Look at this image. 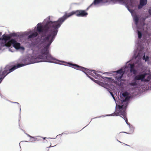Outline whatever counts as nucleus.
<instances>
[{"instance_id":"nucleus-36","label":"nucleus","mask_w":151,"mask_h":151,"mask_svg":"<svg viewBox=\"0 0 151 151\" xmlns=\"http://www.w3.org/2000/svg\"><path fill=\"white\" fill-rule=\"evenodd\" d=\"M130 2L132 3V0H130Z\"/></svg>"},{"instance_id":"nucleus-7","label":"nucleus","mask_w":151,"mask_h":151,"mask_svg":"<svg viewBox=\"0 0 151 151\" xmlns=\"http://www.w3.org/2000/svg\"><path fill=\"white\" fill-rule=\"evenodd\" d=\"M115 72L116 73V76L115 77L116 79L118 81H120L124 73V72L123 71V69L121 68Z\"/></svg>"},{"instance_id":"nucleus-15","label":"nucleus","mask_w":151,"mask_h":151,"mask_svg":"<svg viewBox=\"0 0 151 151\" xmlns=\"http://www.w3.org/2000/svg\"><path fill=\"white\" fill-rule=\"evenodd\" d=\"M137 34L138 35V38L139 39H141V38L142 37V34L140 31H139L138 30H137Z\"/></svg>"},{"instance_id":"nucleus-16","label":"nucleus","mask_w":151,"mask_h":151,"mask_svg":"<svg viewBox=\"0 0 151 151\" xmlns=\"http://www.w3.org/2000/svg\"><path fill=\"white\" fill-rule=\"evenodd\" d=\"M45 138H43V137L39 136L37 137L35 139V140L37 141H41L43 139H45Z\"/></svg>"},{"instance_id":"nucleus-18","label":"nucleus","mask_w":151,"mask_h":151,"mask_svg":"<svg viewBox=\"0 0 151 151\" xmlns=\"http://www.w3.org/2000/svg\"><path fill=\"white\" fill-rule=\"evenodd\" d=\"M151 77L150 76H148L146 78H144V81L145 82H148L151 79Z\"/></svg>"},{"instance_id":"nucleus-3","label":"nucleus","mask_w":151,"mask_h":151,"mask_svg":"<svg viewBox=\"0 0 151 151\" xmlns=\"http://www.w3.org/2000/svg\"><path fill=\"white\" fill-rule=\"evenodd\" d=\"M26 64H18L17 65L12 67L9 65H6L3 72L0 70V83L4 78L9 73L12 72L16 69L27 65Z\"/></svg>"},{"instance_id":"nucleus-22","label":"nucleus","mask_w":151,"mask_h":151,"mask_svg":"<svg viewBox=\"0 0 151 151\" xmlns=\"http://www.w3.org/2000/svg\"><path fill=\"white\" fill-rule=\"evenodd\" d=\"M122 96L124 97H125L128 96V93L127 92H126L122 93Z\"/></svg>"},{"instance_id":"nucleus-23","label":"nucleus","mask_w":151,"mask_h":151,"mask_svg":"<svg viewBox=\"0 0 151 151\" xmlns=\"http://www.w3.org/2000/svg\"><path fill=\"white\" fill-rule=\"evenodd\" d=\"M36 45V43L35 42H32L31 44V46L34 47Z\"/></svg>"},{"instance_id":"nucleus-19","label":"nucleus","mask_w":151,"mask_h":151,"mask_svg":"<svg viewBox=\"0 0 151 151\" xmlns=\"http://www.w3.org/2000/svg\"><path fill=\"white\" fill-rule=\"evenodd\" d=\"M103 0H95L94 1L93 3L96 4H98L102 1Z\"/></svg>"},{"instance_id":"nucleus-40","label":"nucleus","mask_w":151,"mask_h":151,"mask_svg":"<svg viewBox=\"0 0 151 151\" xmlns=\"http://www.w3.org/2000/svg\"><path fill=\"white\" fill-rule=\"evenodd\" d=\"M1 33H0V35H1Z\"/></svg>"},{"instance_id":"nucleus-30","label":"nucleus","mask_w":151,"mask_h":151,"mask_svg":"<svg viewBox=\"0 0 151 151\" xmlns=\"http://www.w3.org/2000/svg\"><path fill=\"white\" fill-rule=\"evenodd\" d=\"M145 55H144L143 57V59H145Z\"/></svg>"},{"instance_id":"nucleus-9","label":"nucleus","mask_w":151,"mask_h":151,"mask_svg":"<svg viewBox=\"0 0 151 151\" xmlns=\"http://www.w3.org/2000/svg\"><path fill=\"white\" fill-rule=\"evenodd\" d=\"M88 13L86 11L83 10H78L76 11V15L78 17H86Z\"/></svg>"},{"instance_id":"nucleus-20","label":"nucleus","mask_w":151,"mask_h":151,"mask_svg":"<svg viewBox=\"0 0 151 151\" xmlns=\"http://www.w3.org/2000/svg\"><path fill=\"white\" fill-rule=\"evenodd\" d=\"M129 85L131 86H136L137 85V83L136 82H131L129 83Z\"/></svg>"},{"instance_id":"nucleus-8","label":"nucleus","mask_w":151,"mask_h":151,"mask_svg":"<svg viewBox=\"0 0 151 151\" xmlns=\"http://www.w3.org/2000/svg\"><path fill=\"white\" fill-rule=\"evenodd\" d=\"M147 75L146 73L138 75L134 77V80L135 81L141 80L142 81H144V79Z\"/></svg>"},{"instance_id":"nucleus-12","label":"nucleus","mask_w":151,"mask_h":151,"mask_svg":"<svg viewBox=\"0 0 151 151\" xmlns=\"http://www.w3.org/2000/svg\"><path fill=\"white\" fill-rule=\"evenodd\" d=\"M134 64H131L130 65V71L134 74H136L137 71L134 69Z\"/></svg>"},{"instance_id":"nucleus-21","label":"nucleus","mask_w":151,"mask_h":151,"mask_svg":"<svg viewBox=\"0 0 151 151\" xmlns=\"http://www.w3.org/2000/svg\"><path fill=\"white\" fill-rule=\"evenodd\" d=\"M130 99V97L129 96H127L125 97V99L122 100L123 102H125L128 101Z\"/></svg>"},{"instance_id":"nucleus-27","label":"nucleus","mask_w":151,"mask_h":151,"mask_svg":"<svg viewBox=\"0 0 151 151\" xmlns=\"http://www.w3.org/2000/svg\"><path fill=\"white\" fill-rule=\"evenodd\" d=\"M149 58V57L148 56H147L146 57V58L145 59V61H147V60Z\"/></svg>"},{"instance_id":"nucleus-2","label":"nucleus","mask_w":151,"mask_h":151,"mask_svg":"<svg viewBox=\"0 0 151 151\" xmlns=\"http://www.w3.org/2000/svg\"><path fill=\"white\" fill-rule=\"evenodd\" d=\"M75 13L76 12H72L68 14L65 13L63 17L59 18L57 21H48L44 27H42L41 23H39L37 25V30L40 33L43 32V36H46L49 31L51 33L53 31H55V29H58L67 18Z\"/></svg>"},{"instance_id":"nucleus-25","label":"nucleus","mask_w":151,"mask_h":151,"mask_svg":"<svg viewBox=\"0 0 151 151\" xmlns=\"http://www.w3.org/2000/svg\"><path fill=\"white\" fill-rule=\"evenodd\" d=\"M148 12L149 14L151 15V7L149 10Z\"/></svg>"},{"instance_id":"nucleus-17","label":"nucleus","mask_w":151,"mask_h":151,"mask_svg":"<svg viewBox=\"0 0 151 151\" xmlns=\"http://www.w3.org/2000/svg\"><path fill=\"white\" fill-rule=\"evenodd\" d=\"M67 64L68 65H67L68 66H69L73 67L74 68H75L76 67V64H73L70 63H68Z\"/></svg>"},{"instance_id":"nucleus-38","label":"nucleus","mask_w":151,"mask_h":151,"mask_svg":"<svg viewBox=\"0 0 151 151\" xmlns=\"http://www.w3.org/2000/svg\"><path fill=\"white\" fill-rule=\"evenodd\" d=\"M22 48H23V49H24V47H22Z\"/></svg>"},{"instance_id":"nucleus-39","label":"nucleus","mask_w":151,"mask_h":151,"mask_svg":"<svg viewBox=\"0 0 151 151\" xmlns=\"http://www.w3.org/2000/svg\"><path fill=\"white\" fill-rule=\"evenodd\" d=\"M95 81H96L97 82H98V81H96V80Z\"/></svg>"},{"instance_id":"nucleus-6","label":"nucleus","mask_w":151,"mask_h":151,"mask_svg":"<svg viewBox=\"0 0 151 151\" xmlns=\"http://www.w3.org/2000/svg\"><path fill=\"white\" fill-rule=\"evenodd\" d=\"M11 44L13 45V47L16 49H19L20 48V43L17 42L15 39H12L8 42L5 44L6 45L10 47Z\"/></svg>"},{"instance_id":"nucleus-28","label":"nucleus","mask_w":151,"mask_h":151,"mask_svg":"<svg viewBox=\"0 0 151 151\" xmlns=\"http://www.w3.org/2000/svg\"><path fill=\"white\" fill-rule=\"evenodd\" d=\"M111 95V96H114V95L113 93L112 92H110Z\"/></svg>"},{"instance_id":"nucleus-34","label":"nucleus","mask_w":151,"mask_h":151,"mask_svg":"<svg viewBox=\"0 0 151 151\" xmlns=\"http://www.w3.org/2000/svg\"><path fill=\"white\" fill-rule=\"evenodd\" d=\"M125 144V145H127V146H129V145L126 144Z\"/></svg>"},{"instance_id":"nucleus-4","label":"nucleus","mask_w":151,"mask_h":151,"mask_svg":"<svg viewBox=\"0 0 151 151\" xmlns=\"http://www.w3.org/2000/svg\"><path fill=\"white\" fill-rule=\"evenodd\" d=\"M76 69L82 70L88 76V77L93 80V78H91V77L88 76L89 75H90L96 78V76L101 77V76L99 74H98L96 71L95 70H90L88 69L85 68L83 67L80 66L76 64Z\"/></svg>"},{"instance_id":"nucleus-33","label":"nucleus","mask_w":151,"mask_h":151,"mask_svg":"<svg viewBox=\"0 0 151 151\" xmlns=\"http://www.w3.org/2000/svg\"><path fill=\"white\" fill-rule=\"evenodd\" d=\"M112 97L113 98V99L115 100V97H114V95L113 96H112Z\"/></svg>"},{"instance_id":"nucleus-37","label":"nucleus","mask_w":151,"mask_h":151,"mask_svg":"<svg viewBox=\"0 0 151 151\" xmlns=\"http://www.w3.org/2000/svg\"><path fill=\"white\" fill-rule=\"evenodd\" d=\"M119 142H120V143H121V142L119 141H118Z\"/></svg>"},{"instance_id":"nucleus-13","label":"nucleus","mask_w":151,"mask_h":151,"mask_svg":"<svg viewBox=\"0 0 151 151\" xmlns=\"http://www.w3.org/2000/svg\"><path fill=\"white\" fill-rule=\"evenodd\" d=\"M2 38H1V40H4L5 42L6 43L7 40H9L11 37L9 35H4L2 36Z\"/></svg>"},{"instance_id":"nucleus-1","label":"nucleus","mask_w":151,"mask_h":151,"mask_svg":"<svg viewBox=\"0 0 151 151\" xmlns=\"http://www.w3.org/2000/svg\"><path fill=\"white\" fill-rule=\"evenodd\" d=\"M55 31H53L51 33L49 34L47 36H46L44 38L43 40L45 41L49 42L46 46H44L42 43L40 44L37 46L38 48L37 53V56L36 59L43 60L40 61V62H51L53 59L50 55L49 54L48 49L49 46L57 35L58 30V29L57 30L55 29Z\"/></svg>"},{"instance_id":"nucleus-14","label":"nucleus","mask_w":151,"mask_h":151,"mask_svg":"<svg viewBox=\"0 0 151 151\" xmlns=\"http://www.w3.org/2000/svg\"><path fill=\"white\" fill-rule=\"evenodd\" d=\"M134 21L135 22V23L136 25L138 24L139 20V17L137 16H135L134 17Z\"/></svg>"},{"instance_id":"nucleus-26","label":"nucleus","mask_w":151,"mask_h":151,"mask_svg":"<svg viewBox=\"0 0 151 151\" xmlns=\"http://www.w3.org/2000/svg\"><path fill=\"white\" fill-rule=\"evenodd\" d=\"M146 18V17H143L142 18V21H143V22H144Z\"/></svg>"},{"instance_id":"nucleus-24","label":"nucleus","mask_w":151,"mask_h":151,"mask_svg":"<svg viewBox=\"0 0 151 151\" xmlns=\"http://www.w3.org/2000/svg\"><path fill=\"white\" fill-rule=\"evenodd\" d=\"M11 35L12 36L16 37L17 36V34L15 33H13L11 34Z\"/></svg>"},{"instance_id":"nucleus-35","label":"nucleus","mask_w":151,"mask_h":151,"mask_svg":"<svg viewBox=\"0 0 151 151\" xmlns=\"http://www.w3.org/2000/svg\"><path fill=\"white\" fill-rule=\"evenodd\" d=\"M0 40H1V38H0Z\"/></svg>"},{"instance_id":"nucleus-32","label":"nucleus","mask_w":151,"mask_h":151,"mask_svg":"<svg viewBox=\"0 0 151 151\" xmlns=\"http://www.w3.org/2000/svg\"><path fill=\"white\" fill-rule=\"evenodd\" d=\"M112 97L113 98V99L115 100V97H114V95L113 96H112Z\"/></svg>"},{"instance_id":"nucleus-10","label":"nucleus","mask_w":151,"mask_h":151,"mask_svg":"<svg viewBox=\"0 0 151 151\" xmlns=\"http://www.w3.org/2000/svg\"><path fill=\"white\" fill-rule=\"evenodd\" d=\"M147 0H140L139 4L138 6V8L140 9L142 8L143 6L147 4Z\"/></svg>"},{"instance_id":"nucleus-5","label":"nucleus","mask_w":151,"mask_h":151,"mask_svg":"<svg viewBox=\"0 0 151 151\" xmlns=\"http://www.w3.org/2000/svg\"><path fill=\"white\" fill-rule=\"evenodd\" d=\"M118 108H116L114 114H111L112 116H118L119 115L125 120L127 124H128V120L126 117V113L125 112L126 109L124 108L123 105H118Z\"/></svg>"},{"instance_id":"nucleus-31","label":"nucleus","mask_w":151,"mask_h":151,"mask_svg":"<svg viewBox=\"0 0 151 151\" xmlns=\"http://www.w3.org/2000/svg\"><path fill=\"white\" fill-rule=\"evenodd\" d=\"M99 83H100V84H100V83H101V84H103V83H101V82H100Z\"/></svg>"},{"instance_id":"nucleus-29","label":"nucleus","mask_w":151,"mask_h":151,"mask_svg":"<svg viewBox=\"0 0 151 151\" xmlns=\"http://www.w3.org/2000/svg\"><path fill=\"white\" fill-rule=\"evenodd\" d=\"M143 38L144 40H146V37H144V36H143Z\"/></svg>"},{"instance_id":"nucleus-11","label":"nucleus","mask_w":151,"mask_h":151,"mask_svg":"<svg viewBox=\"0 0 151 151\" xmlns=\"http://www.w3.org/2000/svg\"><path fill=\"white\" fill-rule=\"evenodd\" d=\"M38 35V34L37 32H35L29 35L28 36L27 38L28 39L33 40L34 38H35Z\"/></svg>"}]
</instances>
